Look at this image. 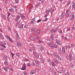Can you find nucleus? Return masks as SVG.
<instances>
[{
  "label": "nucleus",
  "instance_id": "f257e3e1",
  "mask_svg": "<svg viewBox=\"0 0 75 75\" xmlns=\"http://www.w3.org/2000/svg\"><path fill=\"white\" fill-rule=\"evenodd\" d=\"M69 58L70 60H72V59H74V55L72 54V53H70L69 56Z\"/></svg>",
  "mask_w": 75,
  "mask_h": 75
},
{
  "label": "nucleus",
  "instance_id": "f03ea898",
  "mask_svg": "<svg viewBox=\"0 0 75 75\" xmlns=\"http://www.w3.org/2000/svg\"><path fill=\"white\" fill-rule=\"evenodd\" d=\"M47 45L50 46V47L52 48H54V45H53V44L52 43H47Z\"/></svg>",
  "mask_w": 75,
  "mask_h": 75
},
{
  "label": "nucleus",
  "instance_id": "7ed1b4c3",
  "mask_svg": "<svg viewBox=\"0 0 75 75\" xmlns=\"http://www.w3.org/2000/svg\"><path fill=\"white\" fill-rule=\"evenodd\" d=\"M58 30L57 29H52L50 31V33H55V32H56V31H57Z\"/></svg>",
  "mask_w": 75,
  "mask_h": 75
},
{
  "label": "nucleus",
  "instance_id": "20e7f679",
  "mask_svg": "<svg viewBox=\"0 0 75 75\" xmlns=\"http://www.w3.org/2000/svg\"><path fill=\"white\" fill-rule=\"evenodd\" d=\"M0 44H1V46H4V45H6V43L4 42H1L0 43Z\"/></svg>",
  "mask_w": 75,
  "mask_h": 75
},
{
  "label": "nucleus",
  "instance_id": "39448f33",
  "mask_svg": "<svg viewBox=\"0 0 75 75\" xmlns=\"http://www.w3.org/2000/svg\"><path fill=\"white\" fill-rule=\"evenodd\" d=\"M26 69V67H25V65H23L22 67V68L21 69V70H25Z\"/></svg>",
  "mask_w": 75,
  "mask_h": 75
},
{
  "label": "nucleus",
  "instance_id": "423d86ee",
  "mask_svg": "<svg viewBox=\"0 0 75 75\" xmlns=\"http://www.w3.org/2000/svg\"><path fill=\"white\" fill-rule=\"evenodd\" d=\"M16 40L18 41L20 39V38H19V35H18V34L17 33H16Z\"/></svg>",
  "mask_w": 75,
  "mask_h": 75
},
{
  "label": "nucleus",
  "instance_id": "0eeeda50",
  "mask_svg": "<svg viewBox=\"0 0 75 75\" xmlns=\"http://www.w3.org/2000/svg\"><path fill=\"white\" fill-rule=\"evenodd\" d=\"M23 24L21 23L18 26V28H23Z\"/></svg>",
  "mask_w": 75,
  "mask_h": 75
},
{
  "label": "nucleus",
  "instance_id": "6e6552de",
  "mask_svg": "<svg viewBox=\"0 0 75 75\" xmlns=\"http://www.w3.org/2000/svg\"><path fill=\"white\" fill-rule=\"evenodd\" d=\"M35 62L36 63V66H38V65H39L40 64V62H38V60H35Z\"/></svg>",
  "mask_w": 75,
  "mask_h": 75
},
{
  "label": "nucleus",
  "instance_id": "1a4fd4ad",
  "mask_svg": "<svg viewBox=\"0 0 75 75\" xmlns=\"http://www.w3.org/2000/svg\"><path fill=\"white\" fill-rule=\"evenodd\" d=\"M65 15H66L65 13V12H63V13L62 14L61 18H62L63 17H64V16H65Z\"/></svg>",
  "mask_w": 75,
  "mask_h": 75
},
{
  "label": "nucleus",
  "instance_id": "9d476101",
  "mask_svg": "<svg viewBox=\"0 0 75 75\" xmlns=\"http://www.w3.org/2000/svg\"><path fill=\"white\" fill-rule=\"evenodd\" d=\"M40 33H41L40 30H37L35 32V34L36 35H37Z\"/></svg>",
  "mask_w": 75,
  "mask_h": 75
},
{
  "label": "nucleus",
  "instance_id": "9b49d317",
  "mask_svg": "<svg viewBox=\"0 0 75 75\" xmlns=\"http://www.w3.org/2000/svg\"><path fill=\"white\" fill-rule=\"evenodd\" d=\"M56 42L57 43V44H58L59 45H61V42H59V40H56Z\"/></svg>",
  "mask_w": 75,
  "mask_h": 75
},
{
  "label": "nucleus",
  "instance_id": "f8f14e48",
  "mask_svg": "<svg viewBox=\"0 0 75 75\" xmlns=\"http://www.w3.org/2000/svg\"><path fill=\"white\" fill-rule=\"evenodd\" d=\"M35 73V70H32L31 72H30V74H31V75H33V74H34Z\"/></svg>",
  "mask_w": 75,
  "mask_h": 75
},
{
  "label": "nucleus",
  "instance_id": "ddd939ff",
  "mask_svg": "<svg viewBox=\"0 0 75 75\" xmlns=\"http://www.w3.org/2000/svg\"><path fill=\"white\" fill-rule=\"evenodd\" d=\"M21 17L23 18V20H25V16H24V14H22L21 15Z\"/></svg>",
  "mask_w": 75,
  "mask_h": 75
},
{
  "label": "nucleus",
  "instance_id": "4468645a",
  "mask_svg": "<svg viewBox=\"0 0 75 75\" xmlns=\"http://www.w3.org/2000/svg\"><path fill=\"white\" fill-rule=\"evenodd\" d=\"M40 60L41 62H42V63H44V59L42 58V57H40Z\"/></svg>",
  "mask_w": 75,
  "mask_h": 75
},
{
  "label": "nucleus",
  "instance_id": "2eb2a0df",
  "mask_svg": "<svg viewBox=\"0 0 75 75\" xmlns=\"http://www.w3.org/2000/svg\"><path fill=\"white\" fill-rule=\"evenodd\" d=\"M17 45L18 47H20L21 45V43L20 42H17Z\"/></svg>",
  "mask_w": 75,
  "mask_h": 75
},
{
  "label": "nucleus",
  "instance_id": "dca6fc26",
  "mask_svg": "<svg viewBox=\"0 0 75 75\" xmlns=\"http://www.w3.org/2000/svg\"><path fill=\"white\" fill-rule=\"evenodd\" d=\"M62 52L63 53H65V48L64 47L62 48Z\"/></svg>",
  "mask_w": 75,
  "mask_h": 75
},
{
  "label": "nucleus",
  "instance_id": "f3484780",
  "mask_svg": "<svg viewBox=\"0 0 75 75\" xmlns=\"http://www.w3.org/2000/svg\"><path fill=\"white\" fill-rule=\"evenodd\" d=\"M54 61L57 64H58V60H57V59L56 58H54Z\"/></svg>",
  "mask_w": 75,
  "mask_h": 75
},
{
  "label": "nucleus",
  "instance_id": "a211bd4d",
  "mask_svg": "<svg viewBox=\"0 0 75 75\" xmlns=\"http://www.w3.org/2000/svg\"><path fill=\"white\" fill-rule=\"evenodd\" d=\"M1 16H2V17L3 18H4V19H5L6 18V16H4V14H1Z\"/></svg>",
  "mask_w": 75,
  "mask_h": 75
},
{
  "label": "nucleus",
  "instance_id": "6ab92c4d",
  "mask_svg": "<svg viewBox=\"0 0 75 75\" xmlns=\"http://www.w3.org/2000/svg\"><path fill=\"white\" fill-rule=\"evenodd\" d=\"M4 64L5 65H8V62H7V59H6L5 60V62H4Z\"/></svg>",
  "mask_w": 75,
  "mask_h": 75
},
{
  "label": "nucleus",
  "instance_id": "aec40b11",
  "mask_svg": "<svg viewBox=\"0 0 75 75\" xmlns=\"http://www.w3.org/2000/svg\"><path fill=\"white\" fill-rule=\"evenodd\" d=\"M2 68L4 69L5 71H7V67H2Z\"/></svg>",
  "mask_w": 75,
  "mask_h": 75
},
{
  "label": "nucleus",
  "instance_id": "412c9836",
  "mask_svg": "<svg viewBox=\"0 0 75 75\" xmlns=\"http://www.w3.org/2000/svg\"><path fill=\"white\" fill-rule=\"evenodd\" d=\"M9 11L11 13H13V9L12 8H10L9 9Z\"/></svg>",
  "mask_w": 75,
  "mask_h": 75
},
{
  "label": "nucleus",
  "instance_id": "4be33fe9",
  "mask_svg": "<svg viewBox=\"0 0 75 75\" xmlns=\"http://www.w3.org/2000/svg\"><path fill=\"white\" fill-rule=\"evenodd\" d=\"M59 54H61L62 53V50H61V49L59 48Z\"/></svg>",
  "mask_w": 75,
  "mask_h": 75
},
{
  "label": "nucleus",
  "instance_id": "5701e85b",
  "mask_svg": "<svg viewBox=\"0 0 75 75\" xmlns=\"http://www.w3.org/2000/svg\"><path fill=\"white\" fill-rule=\"evenodd\" d=\"M35 57L37 58H38L39 57V56L37 54H35V55H34Z\"/></svg>",
  "mask_w": 75,
  "mask_h": 75
},
{
  "label": "nucleus",
  "instance_id": "b1692460",
  "mask_svg": "<svg viewBox=\"0 0 75 75\" xmlns=\"http://www.w3.org/2000/svg\"><path fill=\"white\" fill-rule=\"evenodd\" d=\"M66 71V70H65V69H62V71L63 73H65V72Z\"/></svg>",
  "mask_w": 75,
  "mask_h": 75
},
{
  "label": "nucleus",
  "instance_id": "393cba45",
  "mask_svg": "<svg viewBox=\"0 0 75 75\" xmlns=\"http://www.w3.org/2000/svg\"><path fill=\"white\" fill-rule=\"evenodd\" d=\"M71 15H72V18H74L75 17V15H74V12H72L71 13Z\"/></svg>",
  "mask_w": 75,
  "mask_h": 75
},
{
  "label": "nucleus",
  "instance_id": "a878e982",
  "mask_svg": "<svg viewBox=\"0 0 75 75\" xmlns=\"http://www.w3.org/2000/svg\"><path fill=\"white\" fill-rule=\"evenodd\" d=\"M70 14V13H66L65 15L66 17H69V15Z\"/></svg>",
  "mask_w": 75,
  "mask_h": 75
},
{
  "label": "nucleus",
  "instance_id": "bb28decb",
  "mask_svg": "<svg viewBox=\"0 0 75 75\" xmlns=\"http://www.w3.org/2000/svg\"><path fill=\"white\" fill-rule=\"evenodd\" d=\"M53 67H55V63L54 62H52L51 63Z\"/></svg>",
  "mask_w": 75,
  "mask_h": 75
},
{
  "label": "nucleus",
  "instance_id": "cd10ccee",
  "mask_svg": "<svg viewBox=\"0 0 75 75\" xmlns=\"http://www.w3.org/2000/svg\"><path fill=\"white\" fill-rule=\"evenodd\" d=\"M30 40H35L34 38L32 36L30 37Z\"/></svg>",
  "mask_w": 75,
  "mask_h": 75
},
{
  "label": "nucleus",
  "instance_id": "c85d7f7f",
  "mask_svg": "<svg viewBox=\"0 0 75 75\" xmlns=\"http://www.w3.org/2000/svg\"><path fill=\"white\" fill-rule=\"evenodd\" d=\"M34 20L33 19H32L31 20L30 23L31 24H34Z\"/></svg>",
  "mask_w": 75,
  "mask_h": 75
},
{
  "label": "nucleus",
  "instance_id": "c756f323",
  "mask_svg": "<svg viewBox=\"0 0 75 75\" xmlns=\"http://www.w3.org/2000/svg\"><path fill=\"white\" fill-rule=\"evenodd\" d=\"M49 12H51V14H52V12H53V11H52V10L50 9L49 11Z\"/></svg>",
  "mask_w": 75,
  "mask_h": 75
},
{
  "label": "nucleus",
  "instance_id": "7c9ffc66",
  "mask_svg": "<svg viewBox=\"0 0 75 75\" xmlns=\"http://www.w3.org/2000/svg\"><path fill=\"white\" fill-rule=\"evenodd\" d=\"M66 13L68 14H70L69 13H70V12H69V10H67Z\"/></svg>",
  "mask_w": 75,
  "mask_h": 75
},
{
  "label": "nucleus",
  "instance_id": "2f4dec72",
  "mask_svg": "<svg viewBox=\"0 0 75 75\" xmlns=\"http://www.w3.org/2000/svg\"><path fill=\"white\" fill-rule=\"evenodd\" d=\"M16 55L17 57H20V54L17 53L16 54Z\"/></svg>",
  "mask_w": 75,
  "mask_h": 75
},
{
  "label": "nucleus",
  "instance_id": "473e14b6",
  "mask_svg": "<svg viewBox=\"0 0 75 75\" xmlns=\"http://www.w3.org/2000/svg\"><path fill=\"white\" fill-rule=\"evenodd\" d=\"M4 59H5V60H6V59H7V57L6 56H4Z\"/></svg>",
  "mask_w": 75,
  "mask_h": 75
},
{
  "label": "nucleus",
  "instance_id": "72a5a7b5",
  "mask_svg": "<svg viewBox=\"0 0 75 75\" xmlns=\"http://www.w3.org/2000/svg\"><path fill=\"white\" fill-rule=\"evenodd\" d=\"M6 38H8V39H9V40L10 39V38L9 36H8V35H6Z\"/></svg>",
  "mask_w": 75,
  "mask_h": 75
},
{
  "label": "nucleus",
  "instance_id": "f704fd0d",
  "mask_svg": "<svg viewBox=\"0 0 75 75\" xmlns=\"http://www.w3.org/2000/svg\"><path fill=\"white\" fill-rule=\"evenodd\" d=\"M40 50H43L42 47H41V46H40Z\"/></svg>",
  "mask_w": 75,
  "mask_h": 75
},
{
  "label": "nucleus",
  "instance_id": "c9c22d12",
  "mask_svg": "<svg viewBox=\"0 0 75 75\" xmlns=\"http://www.w3.org/2000/svg\"><path fill=\"white\" fill-rule=\"evenodd\" d=\"M46 13H47V14H49V13H50V12H49V11H48L47 10L46 11Z\"/></svg>",
  "mask_w": 75,
  "mask_h": 75
},
{
  "label": "nucleus",
  "instance_id": "e433bc0d",
  "mask_svg": "<svg viewBox=\"0 0 75 75\" xmlns=\"http://www.w3.org/2000/svg\"><path fill=\"white\" fill-rule=\"evenodd\" d=\"M35 29V28H33L31 29V31H34Z\"/></svg>",
  "mask_w": 75,
  "mask_h": 75
},
{
  "label": "nucleus",
  "instance_id": "4c0bfd02",
  "mask_svg": "<svg viewBox=\"0 0 75 75\" xmlns=\"http://www.w3.org/2000/svg\"><path fill=\"white\" fill-rule=\"evenodd\" d=\"M36 38L37 40H39L40 38H39V37H38V36H37L36 37Z\"/></svg>",
  "mask_w": 75,
  "mask_h": 75
},
{
  "label": "nucleus",
  "instance_id": "58836bf2",
  "mask_svg": "<svg viewBox=\"0 0 75 75\" xmlns=\"http://www.w3.org/2000/svg\"><path fill=\"white\" fill-rule=\"evenodd\" d=\"M16 17L17 19H18V20H19V19H20V16H17Z\"/></svg>",
  "mask_w": 75,
  "mask_h": 75
},
{
  "label": "nucleus",
  "instance_id": "ea45409f",
  "mask_svg": "<svg viewBox=\"0 0 75 75\" xmlns=\"http://www.w3.org/2000/svg\"><path fill=\"white\" fill-rule=\"evenodd\" d=\"M31 7H30V10H31V9H32V7H33V5L32 4H31Z\"/></svg>",
  "mask_w": 75,
  "mask_h": 75
},
{
  "label": "nucleus",
  "instance_id": "a19ab883",
  "mask_svg": "<svg viewBox=\"0 0 75 75\" xmlns=\"http://www.w3.org/2000/svg\"><path fill=\"white\" fill-rule=\"evenodd\" d=\"M72 7L74 8H75V3H74L72 5Z\"/></svg>",
  "mask_w": 75,
  "mask_h": 75
},
{
  "label": "nucleus",
  "instance_id": "79ce46f5",
  "mask_svg": "<svg viewBox=\"0 0 75 75\" xmlns=\"http://www.w3.org/2000/svg\"><path fill=\"white\" fill-rule=\"evenodd\" d=\"M59 33H60V34H62V30H59Z\"/></svg>",
  "mask_w": 75,
  "mask_h": 75
},
{
  "label": "nucleus",
  "instance_id": "37998d69",
  "mask_svg": "<svg viewBox=\"0 0 75 75\" xmlns=\"http://www.w3.org/2000/svg\"><path fill=\"white\" fill-rule=\"evenodd\" d=\"M9 40L11 42H13V40L11 39L10 38V39H9Z\"/></svg>",
  "mask_w": 75,
  "mask_h": 75
},
{
  "label": "nucleus",
  "instance_id": "c03bdc74",
  "mask_svg": "<svg viewBox=\"0 0 75 75\" xmlns=\"http://www.w3.org/2000/svg\"><path fill=\"white\" fill-rule=\"evenodd\" d=\"M53 55H54V57H55V56H56L57 55V54L55 53H54L53 54Z\"/></svg>",
  "mask_w": 75,
  "mask_h": 75
},
{
  "label": "nucleus",
  "instance_id": "a18cd8bd",
  "mask_svg": "<svg viewBox=\"0 0 75 75\" xmlns=\"http://www.w3.org/2000/svg\"><path fill=\"white\" fill-rule=\"evenodd\" d=\"M71 45L72 47L73 48H74V45L71 44Z\"/></svg>",
  "mask_w": 75,
  "mask_h": 75
},
{
  "label": "nucleus",
  "instance_id": "49530a36",
  "mask_svg": "<svg viewBox=\"0 0 75 75\" xmlns=\"http://www.w3.org/2000/svg\"><path fill=\"white\" fill-rule=\"evenodd\" d=\"M41 20L39 19L37 21V22H38V23H39V22H41Z\"/></svg>",
  "mask_w": 75,
  "mask_h": 75
},
{
  "label": "nucleus",
  "instance_id": "de8ad7c7",
  "mask_svg": "<svg viewBox=\"0 0 75 75\" xmlns=\"http://www.w3.org/2000/svg\"><path fill=\"white\" fill-rule=\"evenodd\" d=\"M8 17H9V16H10V15L11 14H10V12H8Z\"/></svg>",
  "mask_w": 75,
  "mask_h": 75
},
{
  "label": "nucleus",
  "instance_id": "09e8293b",
  "mask_svg": "<svg viewBox=\"0 0 75 75\" xmlns=\"http://www.w3.org/2000/svg\"><path fill=\"white\" fill-rule=\"evenodd\" d=\"M1 38L2 39H4V37H3V35H2L1 37Z\"/></svg>",
  "mask_w": 75,
  "mask_h": 75
},
{
  "label": "nucleus",
  "instance_id": "8fccbe9b",
  "mask_svg": "<svg viewBox=\"0 0 75 75\" xmlns=\"http://www.w3.org/2000/svg\"><path fill=\"white\" fill-rule=\"evenodd\" d=\"M15 1L16 3H18V0H15Z\"/></svg>",
  "mask_w": 75,
  "mask_h": 75
},
{
  "label": "nucleus",
  "instance_id": "3c124183",
  "mask_svg": "<svg viewBox=\"0 0 75 75\" xmlns=\"http://www.w3.org/2000/svg\"><path fill=\"white\" fill-rule=\"evenodd\" d=\"M25 61H26V62H27V61H28L29 60L27 59H25Z\"/></svg>",
  "mask_w": 75,
  "mask_h": 75
},
{
  "label": "nucleus",
  "instance_id": "603ef678",
  "mask_svg": "<svg viewBox=\"0 0 75 75\" xmlns=\"http://www.w3.org/2000/svg\"><path fill=\"white\" fill-rule=\"evenodd\" d=\"M40 6V4H38L36 5V7H38V6Z\"/></svg>",
  "mask_w": 75,
  "mask_h": 75
},
{
  "label": "nucleus",
  "instance_id": "864d4df0",
  "mask_svg": "<svg viewBox=\"0 0 75 75\" xmlns=\"http://www.w3.org/2000/svg\"><path fill=\"white\" fill-rule=\"evenodd\" d=\"M23 74H24V75H26V74H27V72L24 71L23 72Z\"/></svg>",
  "mask_w": 75,
  "mask_h": 75
},
{
  "label": "nucleus",
  "instance_id": "5fc2aeb1",
  "mask_svg": "<svg viewBox=\"0 0 75 75\" xmlns=\"http://www.w3.org/2000/svg\"><path fill=\"white\" fill-rule=\"evenodd\" d=\"M47 20H48V18H45L44 20V21H47Z\"/></svg>",
  "mask_w": 75,
  "mask_h": 75
},
{
  "label": "nucleus",
  "instance_id": "6e6d98bb",
  "mask_svg": "<svg viewBox=\"0 0 75 75\" xmlns=\"http://www.w3.org/2000/svg\"><path fill=\"white\" fill-rule=\"evenodd\" d=\"M69 72H67L66 74H65V75H69Z\"/></svg>",
  "mask_w": 75,
  "mask_h": 75
},
{
  "label": "nucleus",
  "instance_id": "4d7b16f0",
  "mask_svg": "<svg viewBox=\"0 0 75 75\" xmlns=\"http://www.w3.org/2000/svg\"><path fill=\"white\" fill-rule=\"evenodd\" d=\"M8 29L9 31H11V28H10L9 27L8 28Z\"/></svg>",
  "mask_w": 75,
  "mask_h": 75
},
{
  "label": "nucleus",
  "instance_id": "13d9d810",
  "mask_svg": "<svg viewBox=\"0 0 75 75\" xmlns=\"http://www.w3.org/2000/svg\"><path fill=\"white\" fill-rule=\"evenodd\" d=\"M24 28H27V27H28V25H25L24 26Z\"/></svg>",
  "mask_w": 75,
  "mask_h": 75
},
{
  "label": "nucleus",
  "instance_id": "bf43d9fd",
  "mask_svg": "<svg viewBox=\"0 0 75 75\" xmlns=\"http://www.w3.org/2000/svg\"><path fill=\"white\" fill-rule=\"evenodd\" d=\"M58 58L59 60H62V59L60 57V56Z\"/></svg>",
  "mask_w": 75,
  "mask_h": 75
},
{
  "label": "nucleus",
  "instance_id": "052dcab7",
  "mask_svg": "<svg viewBox=\"0 0 75 75\" xmlns=\"http://www.w3.org/2000/svg\"><path fill=\"white\" fill-rule=\"evenodd\" d=\"M39 43H42V41L41 40H39Z\"/></svg>",
  "mask_w": 75,
  "mask_h": 75
},
{
  "label": "nucleus",
  "instance_id": "680f3d73",
  "mask_svg": "<svg viewBox=\"0 0 75 75\" xmlns=\"http://www.w3.org/2000/svg\"><path fill=\"white\" fill-rule=\"evenodd\" d=\"M50 39H51V40H54V37H50Z\"/></svg>",
  "mask_w": 75,
  "mask_h": 75
},
{
  "label": "nucleus",
  "instance_id": "e2e57ef3",
  "mask_svg": "<svg viewBox=\"0 0 75 75\" xmlns=\"http://www.w3.org/2000/svg\"><path fill=\"white\" fill-rule=\"evenodd\" d=\"M54 48H57V45H54Z\"/></svg>",
  "mask_w": 75,
  "mask_h": 75
},
{
  "label": "nucleus",
  "instance_id": "0e129e2a",
  "mask_svg": "<svg viewBox=\"0 0 75 75\" xmlns=\"http://www.w3.org/2000/svg\"><path fill=\"white\" fill-rule=\"evenodd\" d=\"M33 52V54H34V55H35V54H36V53L34 51V52Z\"/></svg>",
  "mask_w": 75,
  "mask_h": 75
},
{
  "label": "nucleus",
  "instance_id": "69168bd1",
  "mask_svg": "<svg viewBox=\"0 0 75 75\" xmlns=\"http://www.w3.org/2000/svg\"><path fill=\"white\" fill-rule=\"evenodd\" d=\"M29 51H30L31 52V51H33V49H32L31 48H30L29 49Z\"/></svg>",
  "mask_w": 75,
  "mask_h": 75
},
{
  "label": "nucleus",
  "instance_id": "338daca9",
  "mask_svg": "<svg viewBox=\"0 0 75 75\" xmlns=\"http://www.w3.org/2000/svg\"><path fill=\"white\" fill-rule=\"evenodd\" d=\"M61 18H57V20H60Z\"/></svg>",
  "mask_w": 75,
  "mask_h": 75
},
{
  "label": "nucleus",
  "instance_id": "774afa93",
  "mask_svg": "<svg viewBox=\"0 0 75 75\" xmlns=\"http://www.w3.org/2000/svg\"><path fill=\"white\" fill-rule=\"evenodd\" d=\"M28 66L29 67H30L31 66V64H28Z\"/></svg>",
  "mask_w": 75,
  "mask_h": 75
}]
</instances>
